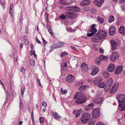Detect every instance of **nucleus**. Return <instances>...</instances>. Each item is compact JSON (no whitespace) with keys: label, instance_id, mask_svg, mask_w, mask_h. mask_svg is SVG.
<instances>
[{"label":"nucleus","instance_id":"obj_1","mask_svg":"<svg viewBox=\"0 0 125 125\" xmlns=\"http://www.w3.org/2000/svg\"><path fill=\"white\" fill-rule=\"evenodd\" d=\"M74 98L77 100L75 101L76 103L78 104L85 103L87 99L85 94L81 92H77L75 94Z\"/></svg>","mask_w":125,"mask_h":125},{"label":"nucleus","instance_id":"obj_2","mask_svg":"<svg viewBox=\"0 0 125 125\" xmlns=\"http://www.w3.org/2000/svg\"><path fill=\"white\" fill-rule=\"evenodd\" d=\"M119 100V106L118 110L122 111L125 110V95L119 94L117 96Z\"/></svg>","mask_w":125,"mask_h":125},{"label":"nucleus","instance_id":"obj_3","mask_svg":"<svg viewBox=\"0 0 125 125\" xmlns=\"http://www.w3.org/2000/svg\"><path fill=\"white\" fill-rule=\"evenodd\" d=\"M91 117L90 114L88 113H83L80 119L82 123L84 124L87 123L90 120Z\"/></svg>","mask_w":125,"mask_h":125},{"label":"nucleus","instance_id":"obj_4","mask_svg":"<svg viewBox=\"0 0 125 125\" xmlns=\"http://www.w3.org/2000/svg\"><path fill=\"white\" fill-rule=\"evenodd\" d=\"M92 115L93 118H97L101 116L100 110L99 108L94 109L92 112Z\"/></svg>","mask_w":125,"mask_h":125},{"label":"nucleus","instance_id":"obj_5","mask_svg":"<svg viewBox=\"0 0 125 125\" xmlns=\"http://www.w3.org/2000/svg\"><path fill=\"white\" fill-rule=\"evenodd\" d=\"M95 24H93L91 26V29L89 31V33L87 34L88 36L91 37L97 31V30L95 28Z\"/></svg>","mask_w":125,"mask_h":125},{"label":"nucleus","instance_id":"obj_6","mask_svg":"<svg viewBox=\"0 0 125 125\" xmlns=\"http://www.w3.org/2000/svg\"><path fill=\"white\" fill-rule=\"evenodd\" d=\"M119 57L118 53L116 52H114L112 53L110 56L111 61L112 62L116 61Z\"/></svg>","mask_w":125,"mask_h":125},{"label":"nucleus","instance_id":"obj_7","mask_svg":"<svg viewBox=\"0 0 125 125\" xmlns=\"http://www.w3.org/2000/svg\"><path fill=\"white\" fill-rule=\"evenodd\" d=\"M97 34L101 40L106 37L107 36L106 32L102 30H99Z\"/></svg>","mask_w":125,"mask_h":125},{"label":"nucleus","instance_id":"obj_8","mask_svg":"<svg viewBox=\"0 0 125 125\" xmlns=\"http://www.w3.org/2000/svg\"><path fill=\"white\" fill-rule=\"evenodd\" d=\"M119 86V83H115L114 84L110 92L111 94L115 93L117 91Z\"/></svg>","mask_w":125,"mask_h":125},{"label":"nucleus","instance_id":"obj_9","mask_svg":"<svg viewBox=\"0 0 125 125\" xmlns=\"http://www.w3.org/2000/svg\"><path fill=\"white\" fill-rule=\"evenodd\" d=\"M81 68L83 72L87 71L88 69V66L85 62L82 63L81 65Z\"/></svg>","mask_w":125,"mask_h":125},{"label":"nucleus","instance_id":"obj_10","mask_svg":"<svg viewBox=\"0 0 125 125\" xmlns=\"http://www.w3.org/2000/svg\"><path fill=\"white\" fill-rule=\"evenodd\" d=\"M115 68V66L112 63H110L107 67V70L109 72H112L114 70Z\"/></svg>","mask_w":125,"mask_h":125},{"label":"nucleus","instance_id":"obj_11","mask_svg":"<svg viewBox=\"0 0 125 125\" xmlns=\"http://www.w3.org/2000/svg\"><path fill=\"white\" fill-rule=\"evenodd\" d=\"M101 40L99 38V36L97 35V34L92 38V41L94 42H98Z\"/></svg>","mask_w":125,"mask_h":125},{"label":"nucleus","instance_id":"obj_12","mask_svg":"<svg viewBox=\"0 0 125 125\" xmlns=\"http://www.w3.org/2000/svg\"><path fill=\"white\" fill-rule=\"evenodd\" d=\"M103 98L102 97H98L93 100V102L97 104H100L102 102Z\"/></svg>","mask_w":125,"mask_h":125},{"label":"nucleus","instance_id":"obj_13","mask_svg":"<svg viewBox=\"0 0 125 125\" xmlns=\"http://www.w3.org/2000/svg\"><path fill=\"white\" fill-rule=\"evenodd\" d=\"M115 27L114 26H111L109 29V33L112 35H113L115 32Z\"/></svg>","mask_w":125,"mask_h":125},{"label":"nucleus","instance_id":"obj_14","mask_svg":"<svg viewBox=\"0 0 125 125\" xmlns=\"http://www.w3.org/2000/svg\"><path fill=\"white\" fill-rule=\"evenodd\" d=\"M99 71L98 68L97 67H95L92 69L91 74L92 76L95 75L98 73Z\"/></svg>","mask_w":125,"mask_h":125},{"label":"nucleus","instance_id":"obj_15","mask_svg":"<svg viewBox=\"0 0 125 125\" xmlns=\"http://www.w3.org/2000/svg\"><path fill=\"white\" fill-rule=\"evenodd\" d=\"M81 9L80 8L76 6L71 7V11L75 12H78L80 11Z\"/></svg>","mask_w":125,"mask_h":125},{"label":"nucleus","instance_id":"obj_16","mask_svg":"<svg viewBox=\"0 0 125 125\" xmlns=\"http://www.w3.org/2000/svg\"><path fill=\"white\" fill-rule=\"evenodd\" d=\"M91 2L90 0H83L80 3V5L81 6H84L90 4Z\"/></svg>","mask_w":125,"mask_h":125},{"label":"nucleus","instance_id":"obj_17","mask_svg":"<svg viewBox=\"0 0 125 125\" xmlns=\"http://www.w3.org/2000/svg\"><path fill=\"white\" fill-rule=\"evenodd\" d=\"M64 44V43L62 42H60L57 43L56 44H55L54 46L56 48H60L62 47Z\"/></svg>","mask_w":125,"mask_h":125},{"label":"nucleus","instance_id":"obj_18","mask_svg":"<svg viewBox=\"0 0 125 125\" xmlns=\"http://www.w3.org/2000/svg\"><path fill=\"white\" fill-rule=\"evenodd\" d=\"M123 67L122 66H120L117 67L115 71V73L118 74L120 73L122 71Z\"/></svg>","mask_w":125,"mask_h":125},{"label":"nucleus","instance_id":"obj_19","mask_svg":"<svg viewBox=\"0 0 125 125\" xmlns=\"http://www.w3.org/2000/svg\"><path fill=\"white\" fill-rule=\"evenodd\" d=\"M104 0H94V2L96 3L97 6L99 7H100L102 3L104 1Z\"/></svg>","mask_w":125,"mask_h":125},{"label":"nucleus","instance_id":"obj_20","mask_svg":"<svg viewBox=\"0 0 125 125\" xmlns=\"http://www.w3.org/2000/svg\"><path fill=\"white\" fill-rule=\"evenodd\" d=\"M52 114L53 117L56 119H60L62 118V117L59 115L56 112H53Z\"/></svg>","mask_w":125,"mask_h":125},{"label":"nucleus","instance_id":"obj_21","mask_svg":"<svg viewBox=\"0 0 125 125\" xmlns=\"http://www.w3.org/2000/svg\"><path fill=\"white\" fill-rule=\"evenodd\" d=\"M113 82L112 79V78H110L107 80L106 84L107 85H108L111 86L113 83Z\"/></svg>","mask_w":125,"mask_h":125},{"label":"nucleus","instance_id":"obj_22","mask_svg":"<svg viewBox=\"0 0 125 125\" xmlns=\"http://www.w3.org/2000/svg\"><path fill=\"white\" fill-rule=\"evenodd\" d=\"M99 59L100 61H106L108 59V58L104 55H101L99 57Z\"/></svg>","mask_w":125,"mask_h":125},{"label":"nucleus","instance_id":"obj_23","mask_svg":"<svg viewBox=\"0 0 125 125\" xmlns=\"http://www.w3.org/2000/svg\"><path fill=\"white\" fill-rule=\"evenodd\" d=\"M119 31L120 33L122 34H124L125 31L124 27L123 26H120L119 28Z\"/></svg>","mask_w":125,"mask_h":125},{"label":"nucleus","instance_id":"obj_24","mask_svg":"<svg viewBox=\"0 0 125 125\" xmlns=\"http://www.w3.org/2000/svg\"><path fill=\"white\" fill-rule=\"evenodd\" d=\"M67 0H60L59 3L63 5H68L70 4V3L67 2Z\"/></svg>","mask_w":125,"mask_h":125},{"label":"nucleus","instance_id":"obj_25","mask_svg":"<svg viewBox=\"0 0 125 125\" xmlns=\"http://www.w3.org/2000/svg\"><path fill=\"white\" fill-rule=\"evenodd\" d=\"M88 86L83 85L81 86L79 88V90L80 91L85 90L89 87Z\"/></svg>","mask_w":125,"mask_h":125},{"label":"nucleus","instance_id":"obj_26","mask_svg":"<svg viewBox=\"0 0 125 125\" xmlns=\"http://www.w3.org/2000/svg\"><path fill=\"white\" fill-rule=\"evenodd\" d=\"M80 112L81 110H78L77 111L74 110L73 112L74 114L75 115L76 117H78V116L80 115Z\"/></svg>","mask_w":125,"mask_h":125},{"label":"nucleus","instance_id":"obj_27","mask_svg":"<svg viewBox=\"0 0 125 125\" xmlns=\"http://www.w3.org/2000/svg\"><path fill=\"white\" fill-rule=\"evenodd\" d=\"M24 44L26 45H28L29 42L28 40H27V37L26 35H24Z\"/></svg>","mask_w":125,"mask_h":125},{"label":"nucleus","instance_id":"obj_28","mask_svg":"<svg viewBox=\"0 0 125 125\" xmlns=\"http://www.w3.org/2000/svg\"><path fill=\"white\" fill-rule=\"evenodd\" d=\"M103 76L106 78H108L109 76V74L106 72H104L103 73Z\"/></svg>","mask_w":125,"mask_h":125},{"label":"nucleus","instance_id":"obj_29","mask_svg":"<svg viewBox=\"0 0 125 125\" xmlns=\"http://www.w3.org/2000/svg\"><path fill=\"white\" fill-rule=\"evenodd\" d=\"M114 20V17L113 16L111 15L109 16L108 19V22H111L113 21Z\"/></svg>","mask_w":125,"mask_h":125},{"label":"nucleus","instance_id":"obj_30","mask_svg":"<svg viewBox=\"0 0 125 125\" xmlns=\"http://www.w3.org/2000/svg\"><path fill=\"white\" fill-rule=\"evenodd\" d=\"M77 17L76 14L74 13H71V19H74Z\"/></svg>","mask_w":125,"mask_h":125},{"label":"nucleus","instance_id":"obj_31","mask_svg":"<svg viewBox=\"0 0 125 125\" xmlns=\"http://www.w3.org/2000/svg\"><path fill=\"white\" fill-rule=\"evenodd\" d=\"M97 19L98 21L101 24L104 21V18H102L100 17H98Z\"/></svg>","mask_w":125,"mask_h":125},{"label":"nucleus","instance_id":"obj_32","mask_svg":"<svg viewBox=\"0 0 125 125\" xmlns=\"http://www.w3.org/2000/svg\"><path fill=\"white\" fill-rule=\"evenodd\" d=\"M88 124L89 125H94L95 124V122L93 119L89 120Z\"/></svg>","mask_w":125,"mask_h":125},{"label":"nucleus","instance_id":"obj_33","mask_svg":"<svg viewBox=\"0 0 125 125\" xmlns=\"http://www.w3.org/2000/svg\"><path fill=\"white\" fill-rule=\"evenodd\" d=\"M111 87V86L108 85H107L106 84L104 88V90L105 91L107 92L109 90Z\"/></svg>","mask_w":125,"mask_h":125},{"label":"nucleus","instance_id":"obj_34","mask_svg":"<svg viewBox=\"0 0 125 125\" xmlns=\"http://www.w3.org/2000/svg\"><path fill=\"white\" fill-rule=\"evenodd\" d=\"M67 66V63H65L64 64L62 65L61 66V70H65L66 69V67Z\"/></svg>","mask_w":125,"mask_h":125},{"label":"nucleus","instance_id":"obj_35","mask_svg":"<svg viewBox=\"0 0 125 125\" xmlns=\"http://www.w3.org/2000/svg\"><path fill=\"white\" fill-rule=\"evenodd\" d=\"M111 45H117V43L114 40H112L111 41Z\"/></svg>","mask_w":125,"mask_h":125},{"label":"nucleus","instance_id":"obj_36","mask_svg":"<svg viewBox=\"0 0 125 125\" xmlns=\"http://www.w3.org/2000/svg\"><path fill=\"white\" fill-rule=\"evenodd\" d=\"M101 61H100L99 58H96L95 60V62L98 65H99L101 63Z\"/></svg>","mask_w":125,"mask_h":125},{"label":"nucleus","instance_id":"obj_37","mask_svg":"<svg viewBox=\"0 0 125 125\" xmlns=\"http://www.w3.org/2000/svg\"><path fill=\"white\" fill-rule=\"evenodd\" d=\"M104 82H102L99 84L98 87L100 88H104Z\"/></svg>","mask_w":125,"mask_h":125},{"label":"nucleus","instance_id":"obj_38","mask_svg":"<svg viewBox=\"0 0 125 125\" xmlns=\"http://www.w3.org/2000/svg\"><path fill=\"white\" fill-rule=\"evenodd\" d=\"M25 87L24 86H22L21 87V95H22L25 91Z\"/></svg>","mask_w":125,"mask_h":125},{"label":"nucleus","instance_id":"obj_39","mask_svg":"<svg viewBox=\"0 0 125 125\" xmlns=\"http://www.w3.org/2000/svg\"><path fill=\"white\" fill-rule=\"evenodd\" d=\"M23 106V102L22 101H20L19 104V107L20 110H22Z\"/></svg>","mask_w":125,"mask_h":125},{"label":"nucleus","instance_id":"obj_40","mask_svg":"<svg viewBox=\"0 0 125 125\" xmlns=\"http://www.w3.org/2000/svg\"><path fill=\"white\" fill-rule=\"evenodd\" d=\"M68 54V53L66 52L65 51L62 53L61 55V57H63Z\"/></svg>","mask_w":125,"mask_h":125},{"label":"nucleus","instance_id":"obj_41","mask_svg":"<svg viewBox=\"0 0 125 125\" xmlns=\"http://www.w3.org/2000/svg\"><path fill=\"white\" fill-rule=\"evenodd\" d=\"M31 64L32 66H34L35 64V60L33 59H31L30 61Z\"/></svg>","mask_w":125,"mask_h":125},{"label":"nucleus","instance_id":"obj_42","mask_svg":"<svg viewBox=\"0 0 125 125\" xmlns=\"http://www.w3.org/2000/svg\"><path fill=\"white\" fill-rule=\"evenodd\" d=\"M66 17L69 18H70V12H67L66 13Z\"/></svg>","mask_w":125,"mask_h":125},{"label":"nucleus","instance_id":"obj_43","mask_svg":"<svg viewBox=\"0 0 125 125\" xmlns=\"http://www.w3.org/2000/svg\"><path fill=\"white\" fill-rule=\"evenodd\" d=\"M66 80L69 83L70 82V75H69L67 76Z\"/></svg>","mask_w":125,"mask_h":125},{"label":"nucleus","instance_id":"obj_44","mask_svg":"<svg viewBox=\"0 0 125 125\" xmlns=\"http://www.w3.org/2000/svg\"><path fill=\"white\" fill-rule=\"evenodd\" d=\"M94 83L95 85H97L99 83V82L98 81L97 79L96 78L94 81Z\"/></svg>","mask_w":125,"mask_h":125},{"label":"nucleus","instance_id":"obj_45","mask_svg":"<svg viewBox=\"0 0 125 125\" xmlns=\"http://www.w3.org/2000/svg\"><path fill=\"white\" fill-rule=\"evenodd\" d=\"M42 43L45 46L47 44V42L42 37Z\"/></svg>","mask_w":125,"mask_h":125},{"label":"nucleus","instance_id":"obj_46","mask_svg":"<svg viewBox=\"0 0 125 125\" xmlns=\"http://www.w3.org/2000/svg\"><path fill=\"white\" fill-rule=\"evenodd\" d=\"M98 48L99 47L97 45H95L94 46V48L96 51H97V50Z\"/></svg>","mask_w":125,"mask_h":125},{"label":"nucleus","instance_id":"obj_47","mask_svg":"<svg viewBox=\"0 0 125 125\" xmlns=\"http://www.w3.org/2000/svg\"><path fill=\"white\" fill-rule=\"evenodd\" d=\"M117 45H112L111 49L112 51L115 50L116 48Z\"/></svg>","mask_w":125,"mask_h":125},{"label":"nucleus","instance_id":"obj_48","mask_svg":"<svg viewBox=\"0 0 125 125\" xmlns=\"http://www.w3.org/2000/svg\"><path fill=\"white\" fill-rule=\"evenodd\" d=\"M65 10L67 11H69L70 10V7L69 6L68 7H66L65 8Z\"/></svg>","mask_w":125,"mask_h":125},{"label":"nucleus","instance_id":"obj_49","mask_svg":"<svg viewBox=\"0 0 125 125\" xmlns=\"http://www.w3.org/2000/svg\"><path fill=\"white\" fill-rule=\"evenodd\" d=\"M60 18L62 20H64L65 19L66 17L64 15H62L60 17Z\"/></svg>","mask_w":125,"mask_h":125},{"label":"nucleus","instance_id":"obj_50","mask_svg":"<svg viewBox=\"0 0 125 125\" xmlns=\"http://www.w3.org/2000/svg\"><path fill=\"white\" fill-rule=\"evenodd\" d=\"M119 2L120 4H123L125 2V0H119Z\"/></svg>","mask_w":125,"mask_h":125},{"label":"nucleus","instance_id":"obj_51","mask_svg":"<svg viewBox=\"0 0 125 125\" xmlns=\"http://www.w3.org/2000/svg\"><path fill=\"white\" fill-rule=\"evenodd\" d=\"M44 121V119L43 117H41L40 118V123H42Z\"/></svg>","mask_w":125,"mask_h":125},{"label":"nucleus","instance_id":"obj_52","mask_svg":"<svg viewBox=\"0 0 125 125\" xmlns=\"http://www.w3.org/2000/svg\"><path fill=\"white\" fill-rule=\"evenodd\" d=\"M96 125H105L99 121L97 122Z\"/></svg>","mask_w":125,"mask_h":125},{"label":"nucleus","instance_id":"obj_53","mask_svg":"<svg viewBox=\"0 0 125 125\" xmlns=\"http://www.w3.org/2000/svg\"><path fill=\"white\" fill-rule=\"evenodd\" d=\"M96 79H97V80L99 82V83H100V82H101L102 80V79L101 78H96Z\"/></svg>","mask_w":125,"mask_h":125},{"label":"nucleus","instance_id":"obj_54","mask_svg":"<svg viewBox=\"0 0 125 125\" xmlns=\"http://www.w3.org/2000/svg\"><path fill=\"white\" fill-rule=\"evenodd\" d=\"M21 71L23 73H24L25 71V70L24 68H22L21 69Z\"/></svg>","mask_w":125,"mask_h":125},{"label":"nucleus","instance_id":"obj_55","mask_svg":"<svg viewBox=\"0 0 125 125\" xmlns=\"http://www.w3.org/2000/svg\"><path fill=\"white\" fill-rule=\"evenodd\" d=\"M90 8L89 7H85L84 8V10L86 11H87L90 10Z\"/></svg>","mask_w":125,"mask_h":125},{"label":"nucleus","instance_id":"obj_56","mask_svg":"<svg viewBox=\"0 0 125 125\" xmlns=\"http://www.w3.org/2000/svg\"><path fill=\"white\" fill-rule=\"evenodd\" d=\"M42 105L44 107H46L47 105V104L46 102H44L42 103Z\"/></svg>","mask_w":125,"mask_h":125},{"label":"nucleus","instance_id":"obj_57","mask_svg":"<svg viewBox=\"0 0 125 125\" xmlns=\"http://www.w3.org/2000/svg\"><path fill=\"white\" fill-rule=\"evenodd\" d=\"M83 82L82 81H81L79 82L78 83V84L80 85L83 84Z\"/></svg>","mask_w":125,"mask_h":125},{"label":"nucleus","instance_id":"obj_58","mask_svg":"<svg viewBox=\"0 0 125 125\" xmlns=\"http://www.w3.org/2000/svg\"><path fill=\"white\" fill-rule=\"evenodd\" d=\"M99 51L100 52L102 53H103L104 52V51L103 49L100 48L99 50Z\"/></svg>","mask_w":125,"mask_h":125},{"label":"nucleus","instance_id":"obj_59","mask_svg":"<svg viewBox=\"0 0 125 125\" xmlns=\"http://www.w3.org/2000/svg\"><path fill=\"white\" fill-rule=\"evenodd\" d=\"M25 33H27L28 32V27L26 26L25 27Z\"/></svg>","mask_w":125,"mask_h":125},{"label":"nucleus","instance_id":"obj_60","mask_svg":"<svg viewBox=\"0 0 125 125\" xmlns=\"http://www.w3.org/2000/svg\"><path fill=\"white\" fill-rule=\"evenodd\" d=\"M48 31H49V32L51 35L52 34V30L51 29H50V30H48Z\"/></svg>","mask_w":125,"mask_h":125},{"label":"nucleus","instance_id":"obj_61","mask_svg":"<svg viewBox=\"0 0 125 125\" xmlns=\"http://www.w3.org/2000/svg\"><path fill=\"white\" fill-rule=\"evenodd\" d=\"M38 82L40 86H41V84L40 82V81L39 79H38Z\"/></svg>","mask_w":125,"mask_h":125},{"label":"nucleus","instance_id":"obj_62","mask_svg":"<svg viewBox=\"0 0 125 125\" xmlns=\"http://www.w3.org/2000/svg\"><path fill=\"white\" fill-rule=\"evenodd\" d=\"M76 30V28H74V29H71V32H73L75 31Z\"/></svg>","mask_w":125,"mask_h":125},{"label":"nucleus","instance_id":"obj_63","mask_svg":"<svg viewBox=\"0 0 125 125\" xmlns=\"http://www.w3.org/2000/svg\"><path fill=\"white\" fill-rule=\"evenodd\" d=\"M36 41L39 44H41V42H40V41L37 38L36 39Z\"/></svg>","mask_w":125,"mask_h":125},{"label":"nucleus","instance_id":"obj_64","mask_svg":"<svg viewBox=\"0 0 125 125\" xmlns=\"http://www.w3.org/2000/svg\"><path fill=\"white\" fill-rule=\"evenodd\" d=\"M71 48L73 50H76V48L74 46H71Z\"/></svg>","mask_w":125,"mask_h":125}]
</instances>
